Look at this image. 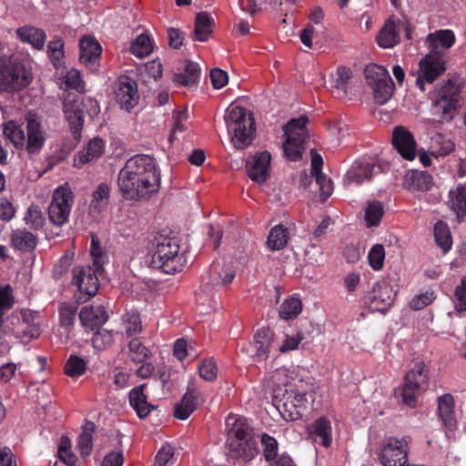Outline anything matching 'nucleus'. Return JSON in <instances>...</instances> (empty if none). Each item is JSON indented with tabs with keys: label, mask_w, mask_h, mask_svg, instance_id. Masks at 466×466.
<instances>
[{
	"label": "nucleus",
	"mask_w": 466,
	"mask_h": 466,
	"mask_svg": "<svg viewBox=\"0 0 466 466\" xmlns=\"http://www.w3.org/2000/svg\"><path fill=\"white\" fill-rule=\"evenodd\" d=\"M179 245L171 238L156 237L151 242L148 257L150 266L166 274H175L181 271L184 259L179 255Z\"/></svg>",
	"instance_id": "obj_1"
},
{
	"label": "nucleus",
	"mask_w": 466,
	"mask_h": 466,
	"mask_svg": "<svg viewBox=\"0 0 466 466\" xmlns=\"http://www.w3.org/2000/svg\"><path fill=\"white\" fill-rule=\"evenodd\" d=\"M225 124L231 142L238 149L248 147L255 137V120L248 110L242 106H229L225 113Z\"/></svg>",
	"instance_id": "obj_2"
},
{
	"label": "nucleus",
	"mask_w": 466,
	"mask_h": 466,
	"mask_svg": "<svg viewBox=\"0 0 466 466\" xmlns=\"http://www.w3.org/2000/svg\"><path fill=\"white\" fill-rule=\"evenodd\" d=\"M307 123L308 117L302 116L290 119L283 127L286 140L282 147L286 157L291 161H297L302 156L303 145L308 137Z\"/></svg>",
	"instance_id": "obj_3"
},
{
	"label": "nucleus",
	"mask_w": 466,
	"mask_h": 466,
	"mask_svg": "<svg viewBox=\"0 0 466 466\" xmlns=\"http://www.w3.org/2000/svg\"><path fill=\"white\" fill-rule=\"evenodd\" d=\"M83 108L91 117L100 112L97 101L92 97H86L80 102L76 96H68L64 101V113L75 136L80 133L83 127Z\"/></svg>",
	"instance_id": "obj_4"
},
{
	"label": "nucleus",
	"mask_w": 466,
	"mask_h": 466,
	"mask_svg": "<svg viewBox=\"0 0 466 466\" xmlns=\"http://www.w3.org/2000/svg\"><path fill=\"white\" fill-rule=\"evenodd\" d=\"M117 185L126 200L147 201L158 193L161 179L117 178Z\"/></svg>",
	"instance_id": "obj_5"
},
{
	"label": "nucleus",
	"mask_w": 466,
	"mask_h": 466,
	"mask_svg": "<svg viewBox=\"0 0 466 466\" xmlns=\"http://www.w3.org/2000/svg\"><path fill=\"white\" fill-rule=\"evenodd\" d=\"M365 77L368 86L372 89L377 104L384 105L393 95L394 83L387 69L376 64H370L365 68Z\"/></svg>",
	"instance_id": "obj_6"
},
{
	"label": "nucleus",
	"mask_w": 466,
	"mask_h": 466,
	"mask_svg": "<svg viewBox=\"0 0 466 466\" xmlns=\"http://www.w3.org/2000/svg\"><path fill=\"white\" fill-rule=\"evenodd\" d=\"M161 179L160 169L156 159L149 155H136L130 157L120 169L117 178Z\"/></svg>",
	"instance_id": "obj_7"
},
{
	"label": "nucleus",
	"mask_w": 466,
	"mask_h": 466,
	"mask_svg": "<svg viewBox=\"0 0 466 466\" xmlns=\"http://www.w3.org/2000/svg\"><path fill=\"white\" fill-rule=\"evenodd\" d=\"M410 437H389L383 440L379 461L383 466H405L408 462Z\"/></svg>",
	"instance_id": "obj_8"
},
{
	"label": "nucleus",
	"mask_w": 466,
	"mask_h": 466,
	"mask_svg": "<svg viewBox=\"0 0 466 466\" xmlns=\"http://www.w3.org/2000/svg\"><path fill=\"white\" fill-rule=\"evenodd\" d=\"M235 276L236 272L230 265L219 260L214 261L209 270L202 276L199 290L207 296H211L229 285Z\"/></svg>",
	"instance_id": "obj_9"
},
{
	"label": "nucleus",
	"mask_w": 466,
	"mask_h": 466,
	"mask_svg": "<svg viewBox=\"0 0 466 466\" xmlns=\"http://www.w3.org/2000/svg\"><path fill=\"white\" fill-rule=\"evenodd\" d=\"M298 382L299 384H303L301 380ZM302 386L303 385L299 386L297 384V387H293V390L285 389L282 408H280V406L278 407V410L284 420H299L306 410L309 404V398L306 391L302 389Z\"/></svg>",
	"instance_id": "obj_10"
},
{
	"label": "nucleus",
	"mask_w": 466,
	"mask_h": 466,
	"mask_svg": "<svg viewBox=\"0 0 466 466\" xmlns=\"http://www.w3.org/2000/svg\"><path fill=\"white\" fill-rule=\"evenodd\" d=\"M74 202L73 192L67 184L58 187L53 193L52 202L48 208L50 221L57 226L67 222Z\"/></svg>",
	"instance_id": "obj_11"
},
{
	"label": "nucleus",
	"mask_w": 466,
	"mask_h": 466,
	"mask_svg": "<svg viewBox=\"0 0 466 466\" xmlns=\"http://www.w3.org/2000/svg\"><path fill=\"white\" fill-rule=\"evenodd\" d=\"M99 271L91 266H77L73 268L72 284L77 288L80 300L86 301L96 294L99 288Z\"/></svg>",
	"instance_id": "obj_12"
},
{
	"label": "nucleus",
	"mask_w": 466,
	"mask_h": 466,
	"mask_svg": "<svg viewBox=\"0 0 466 466\" xmlns=\"http://www.w3.org/2000/svg\"><path fill=\"white\" fill-rule=\"evenodd\" d=\"M419 66L416 85L421 91H424L425 83H433L446 70L443 56L430 51L420 61Z\"/></svg>",
	"instance_id": "obj_13"
},
{
	"label": "nucleus",
	"mask_w": 466,
	"mask_h": 466,
	"mask_svg": "<svg viewBox=\"0 0 466 466\" xmlns=\"http://www.w3.org/2000/svg\"><path fill=\"white\" fill-rule=\"evenodd\" d=\"M25 148L29 154L38 153L46 139V130L36 115L29 113L25 116Z\"/></svg>",
	"instance_id": "obj_14"
},
{
	"label": "nucleus",
	"mask_w": 466,
	"mask_h": 466,
	"mask_svg": "<svg viewBox=\"0 0 466 466\" xmlns=\"http://www.w3.org/2000/svg\"><path fill=\"white\" fill-rule=\"evenodd\" d=\"M115 96L120 108L130 112L138 104L139 100L136 82L128 76L120 77L116 84Z\"/></svg>",
	"instance_id": "obj_15"
},
{
	"label": "nucleus",
	"mask_w": 466,
	"mask_h": 466,
	"mask_svg": "<svg viewBox=\"0 0 466 466\" xmlns=\"http://www.w3.org/2000/svg\"><path fill=\"white\" fill-rule=\"evenodd\" d=\"M395 292L387 281L377 282L368 296L367 303L372 311L384 312L394 301Z\"/></svg>",
	"instance_id": "obj_16"
},
{
	"label": "nucleus",
	"mask_w": 466,
	"mask_h": 466,
	"mask_svg": "<svg viewBox=\"0 0 466 466\" xmlns=\"http://www.w3.org/2000/svg\"><path fill=\"white\" fill-rule=\"evenodd\" d=\"M380 167L372 159L356 160L346 172L344 183L347 185H360L364 181L371 179L373 175L380 172Z\"/></svg>",
	"instance_id": "obj_17"
},
{
	"label": "nucleus",
	"mask_w": 466,
	"mask_h": 466,
	"mask_svg": "<svg viewBox=\"0 0 466 466\" xmlns=\"http://www.w3.org/2000/svg\"><path fill=\"white\" fill-rule=\"evenodd\" d=\"M102 48L97 40L85 35L79 40V61L91 72L98 70Z\"/></svg>",
	"instance_id": "obj_18"
},
{
	"label": "nucleus",
	"mask_w": 466,
	"mask_h": 466,
	"mask_svg": "<svg viewBox=\"0 0 466 466\" xmlns=\"http://www.w3.org/2000/svg\"><path fill=\"white\" fill-rule=\"evenodd\" d=\"M458 102V87L448 82L438 90V95L433 105L436 111L445 119L447 116L451 118V113L455 109Z\"/></svg>",
	"instance_id": "obj_19"
},
{
	"label": "nucleus",
	"mask_w": 466,
	"mask_h": 466,
	"mask_svg": "<svg viewBox=\"0 0 466 466\" xmlns=\"http://www.w3.org/2000/svg\"><path fill=\"white\" fill-rule=\"evenodd\" d=\"M271 156L264 151L248 158L246 168L248 177L258 183H263L267 180L269 171Z\"/></svg>",
	"instance_id": "obj_20"
},
{
	"label": "nucleus",
	"mask_w": 466,
	"mask_h": 466,
	"mask_svg": "<svg viewBox=\"0 0 466 466\" xmlns=\"http://www.w3.org/2000/svg\"><path fill=\"white\" fill-rule=\"evenodd\" d=\"M392 144L400 156L407 160L416 157V141L412 134L403 127H396L392 133Z\"/></svg>",
	"instance_id": "obj_21"
},
{
	"label": "nucleus",
	"mask_w": 466,
	"mask_h": 466,
	"mask_svg": "<svg viewBox=\"0 0 466 466\" xmlns=\"http://www.w3.org/2000/svg\"><path fill=\"white\" fill-rule=\"evenodd\" d=\"M194 384L187 386L180 402L175 405L174 416L181 420H187L204 400L201 394L195 390Z\"/></svg>",
	"instance_id": "obj_22"
},
{
	"label": "nucleus",
	"mask_w": 466,
	"mask_h": 466,
	"mask_svg": "<svg viewBox=\"0 0 466 466\" xmlns=\"http://www.w3.org/2000/svg\"><path fill=\"white\" fill-rule=\"evenodd\" d=\"M105 147L106 144L101 138H92L87 145L75 156L74 167L81 168L92 160L99 158L104 154Z\"/></svg>",
	"instance_id": "obj_23"
},
{
	"label": "nucleus",
	"mask_w": 466,
	"mask_h": 466,
	"mask_svg": "<svg viewBox=\"0 0 466 466\" xmlns=\"http://www.w3.org/2000/svg\"><path fill=\"white\" fill-rule=\"evenodd\" d=\"M228 456L244 461H251L257 454L255 440L235 439L228 440Z\"/></svg>",
	"instance_id": "obj_24"
},
{
	"label": "nucleus",
	"mask_w": 466,
	"mask_h": 466,
	"mask_svg": "<svg viewBox=\"0 0 466 466\" xmlns=\"http://www.w3.org/2000/svg\"><path fill=\"white\" fill-rule=\"evenodd\" d=\"M455 42V35L451 30H438L428 35L427 43L430 52L443 56L444 51L450 49Z\"/></svg>",
	"instance_id": "obj_25"
},
{
	"label": "nucleus",
	"mask_w": 466,
	"mask_h": 466,
	"mask_svg": "<svg viewBox=\"0 0 466 466\" xmlns=\"http://www.w3.org/2000/svg\"><path fill=\"white\" fill-rule=\"evenodd\" d=\"M323 159L319 154H313L311 157V174L319 185L320 197L323 201L329 198L333 192V184L322 172Z\"/></svg>",
	"instance_id": "obj_26"
},
{
	"label": "nucleus",
	"mask_w": 466,
	"mask_h": 466,
	"mask_svg": "<svg viewBox=\"0 0 466 466\" xmlns=\"http://www.w3.org/2000/svg\"><path fill=\"white\" fill-rule=\"evenodd\" d=\"M228 440L248 439L255 440L245 418L237 415H228L226 419Z\"/></svg>",
	"instance_id": "obj_27"
},
{
	"label": "nucleus",
	"mask_w": 466,
	"mask_h": 466,
	"mask_svg": "<svg viewBox=\"0 0 466 466\" xmlns=\"http://www.w3.org/2000/svg\"><path fill=\"white\" fill-rule=\"evenodd\" d=\"M107 313L102 305H90L82 308L79 319L83 326L94 329L107 320Z\"/></svg>",
	"instance_id": "obj_28"
},
{
	"label": "nucleus",
	"mask_w": 466,
	"mask_h": 466,
	"mask_svg": "<svg viewBox=\"0 0 466 466\" xmlns=\"http://www.w3.org/2000/svg\"><path fill=\"white\" fill-rule=\"evenodd\" d=\"M404 186L413 192H425L431 189L433 178L427 171L410 170L405 175Z\"/></svg>",
	"instance_id": "obj_29"
},
{
	"label": "nucleus",
	"mask_w": 466,
	"mask_h": 466,
	"mask_svg": "<svg viewBox=\"0 0 466 466\" xmlns=\"http://www.w3.org/2000/svg\"><path fill=\"white\" fill-rule=\"evenodd\" d=\"M439 417L442 425L450 431L456 428V420L454 417L453 407L454 400L451 394H444L438 400Z\"/></svg>",
	"instance_id": "obj_30"
},
{
	"label": "nucleus",
	"mask_w": 466,
	"mask_h": 466,
	"mask_svg": "<svg viewBox=\"0 0 466 466\" xmlns=\"http://www.w3.org/2000/svg\"><path fill=\"white\" fill-rule=\"evenodd\" d=\"M273 346V332L269 329L262 328L255 335L253 350L254 357L258 360L268 358V355Z\"/></svg>",
	"instance_id": "obj_31"
},
{
	"label": "nucleus",
	"mask_w": 466,
	"mask_h": 466,
	"mask_svg": "<svg viewBox=\"0 0 466 466\" xmlns=\"http://www.w3.org/2000/svg\"><path fill=\"white\" fill-rule=\"evenodd\" d=\"M142 329L140 315L137 311H127L121 316L118 333L129 338L141 333Z\"/></svg>",
	"instance_id": "obj_32"
},
{
	"label": "nucleus",
	"mask_w": 466,
	"mask_h": 466,
	"mask_svg": "<svg viewBox=\"0 0 466 466\" xmlns=\"http://www.w3.org/2000/svg\"><path fill=\"white\" fill-rule=\"evenodd\" d=\"M351 70L339 66L337 69L336 75L333 76L330 84V91L337 98H345L348 95V87L351 79Z\"/></svg>",
	"instance_id": "obj_33"
},
{
	"label": "nucleus",
	"mask_w": 466,
	"mask_h": 466,
	"mask_svg": "<svg viewBox=\"0 0 466 466\" xmlns=\"http://www.w3.org/2000/svg\"><path fill=\"white\" fill-rule=\"evenodd\" d=\"M311 435L316 442L319 441L328 448L332 441V428L330 421L324 417L316 420L310 426Z\"/></svg>",
	"instance_id": "obj_34"
},
{
	"label": "nucleus",
	"mask_w": 466,
	"mask_h": 466,
	"mask_svg": "<svg viewBox=\"0 0 466 466\" xmlns=\"http://www.w3.org/2000/svg\"><path fill=\"white\" fill-rule=\"evenodd\" d=\"M16 35L20 41L30 44L36 49L43 48L46 38L43 30L31 25L18 28L16 30Z\"/></svg>",
	"instance_id": "obj_35"
},
{
	"label": "nucleus",
	"mask_w": 466,
	"mask_h": 466,
	"mask_svg": "<svg viewBox=\"0 0 466 466\" xmlns=\"http://www.w3.org/2000/svg\"><path fill=\"white\" fill-rule=\"evenodd\" d=\"M145 385L137 387L129 392V402L132 408L136 410L139 418L147 417L150 411L154 409V406L150 405L147 401V397L143 392Z\"/></svg>",
	"instance_id": "obj_36"
},
{
	"label": "nucleus",
	"mask_w": 466,
	"mask_h": 466,
	"mask_svg": "<svg viewBox=\"0 0 466 466\" xmlns=\"http://www.w3.org/2000/svg\"><path fill=\"white\" fill-rule=\"evenodd\" d=\"M36 241V236L26 230L16 229L11 235V242L14 248L23 252H29L35 249Z\"/></svg>",
	"instance_id": "obj_37"
},
{
	"label": "nucleus",
	"mask_w": 466,
	"mask_h": 466,
	"mask_svg": "<svg viewBox=\"0 0 466 466\" xmlns=\"http://www.w3.org/2000/svg\"><path fill=\"white\" fill-rule=\"evenodd\" d=\"M449 204L458 217H466V181L450 191Z\"/></svg>",
	"instance_id": "obj_38"
},
{
	"label": "nucleus",
	"mask_w": 466,
	"mask_h": 466,
	"mask_svg": "<svg viewBox=\"0 0 466 466\" xmlns=\"http://www.w3.org/2000/svg\"><path fill=\"white\" fill-rule=\"evenodd\" d=\"M289 239V229L282 224L276 225L268 233L267 245L269 249L280 250L288 244Z\"/></svg>",
	"instance_id": "obj_39"
},
{
	"label": "nucleus",
	"mask_w": 466,
	"mask_h": 466,
	"mask_svg": "<svg viewBox=\"0 0 466 466\" xmlns=\"http://www.w3.org/2000/svg\"><path fill=\"white\" fill-rule=\"evenodd\" d=\"M377 41L379 46L383 48H391L398 43L399 34L394 21L390 19L385 23L378 35Z\"/></svg>",
	"instance_id": "obj_40"
},
{
	"label": "nucleus",
	"mask_w": 466,
	"mask_h": 466,
	"mask_svg": "<svg viewBox=\"0 0 466 466\" xmlns=\"http://www.w3.org/2000/svg\"><path fill=\"white\" fill-rule=\"evenodd\" d=\"M296 377L297 371L295 368H280L272 373L270 380L275 387L284 386L285 389L293 390V387H297V382H295Z\"/></svg>",
	"instance_id": "obj_41"
},
{
	"label": "nucleus",
	"mask_w": 466,
	"mask_h": 466,
	"mask_svg": "<svg viewBox=\"0 0 466 466\" xmlns=\"http://www.w3.org/2000/svg\"><path fill=\"white\" fill-rule=\"evenodd\" d=\"M427 381L428 371L422 362L416 363L405 377V383L420 390L427 384Z\"/></svg>",
	"instance_id": "obj_42"
},
{
	"label": "nucleus",
	"mask_w": 466,
	"mask_h": 466,
	"mask_svg": "<svg viewBox=\"0 0 466 466\" xmlns=\"http://www.w3.org/2000/svg\"><path fill=\"white\" fill-rule=\"evenodd\" d=\"M200 68L197 63L187 62L183 73H177L174 76V81L181 86H190L195 85L199 78Z\"/></svg>",
	"instance_id": "obj_43"
},
{
	"label": "nucleus",
	"mask_w": 466,
	"mask_h": 466,
	"mask_svg": "<svg viewBox=\"0 0 466 466\" xmlns=\"http://www.w3.org/2000/svg\"><path fill=\"white\" fill-rule=\"evenodd\" d=\"M3 134L16 147H23L25 145V130L14 121L3 125Z\"/></svg>",
	"instance_id": "obj_44"
},
{
	"label": "nucleus",
	"mask_w": 466,
	"mask_h": 466,
	"mask_svg": "<svg viewBox=\"0 0 466 466\" xmlns=\"http://www.w3.org/2000/svg\"><path fill=\"white\" fill-rule=\"evenodd\" d=\"M95 431V425L92 422L86 423L81 434L77 438V448L83 458H86L91 454L93 450V432Z\"/></svg>",
	"instance_id": "obj_45"
},
{
	"label": "nucleus",
	"mask_w": 466,
	"mask_h": 466,
	"mask_svg": "<svg viewBox=\"0 0 466 466\" xmlns=\"http://www.w3.org/2000/svg\"><path fill=\"white\" fill-rule=\"evenodd\" d=\"M455 149L453 141L442 134H436L431 138V154L435 157H445Z\"/></svg>",
	"instance_id": "obj_46"
},
{
	"label": "nucleus",
	"mask_w": 466,
	"mask_h": 466,
	"mask_svg": "<svg viewBox=\"0 0 466 466\" xmlns=\"http://www.w3.org/2000/svg\"><path fill=\"white\" fill-rule=\"evenodd\" d=\"M211 34V19L207 13H199L197 15L195 21L194 37L196 40L207 41Z\"/></svg>",
	"instance_id": "obj_47"
},
{
	"label": "nucleus",
	"mask_w": 466,
	"mask_h": 466,
	"mask_svg": "<svg viewBox=\"0 0 466 466\" xmlns=\"http://www.w3.org/2000/svg\"><path fill=\"white\" fill-rule=\"evenodd\" d=\"M109 193V186L106 183H100L92 194L90 208L98 212L103 210L108 205Z\"/></svg>",
	"instance_id": "obj_48"
},
{
	"label": "nucleus",
	"mask_w": 466,
	"mask_h": 466,
	"mask_svg": "<svg viewBox=\"0 0 466 466\" xmlns=\"http://www.w3.org/2000/svg\"><path fill=\"white\" fill-rule=\"evenodd\" d=\"M434 235L437 245L444 252L449 251L451 248L452 240L448 225L443 221H438L434 227Z\"/></svg>",
	"instance_id": "obj_49"
},
{
	"label": "nucleus",
	"mask_w": 466,
	"mask_h": 466,
	"mask_svg": "<svg viewBox=\"0 0 466 466\" xmlns=\"http://www.w3.org/2000/svg\"><path fill=\"white\" fill-rule=\"evenodd\" d=\"M384 214V208L380 201L373 200L367 204L364 218L368 227H376L380 224Z\"/></svg>",
	"instance_id": "obj_50"
},
{
	"label": "nucleus",
	"mask_w": 466,
	"mask_h": 466,
	"mask_svg": "<svg viewBox=\"0 0 466 466\" xmlns=\"http://www.w3.org/2000/svg\"><path fill=\"white\" fill-rule=\"evenodd\" d=\"M128 355L132 361L143 363L151 356V352L138 339H133L128 344Z\"/></svg>",
	"instance_id": "obj_51"
},
{
	"label": "nucleus",
	"mask_w": 466,
	"mask_h": 466,
	"mask_svg": "<svg viewBox=\"0 0 466 466\" xmlns=\"http://www.w3.org/2000/svg\"><path fill=\"white\" fill-rule=\"evenodd\" d=\"M302 310V303L297 298H289L285 299L279 307V317L283 319L296 318Z\"/></svg>",
	"instance_id": "obj_52"
},
{
	"label": "nucleus",
	"mask_w": 466,
	"mask_h": 466,
	"mask_svg": "<svg viewBox=\"0 0 466 466\" xmlns=\"http://www.w3.org/2000/svg\"><path fill=\"white\" fill-rule=\"evenodd\" d=\"M61 87L65 89H75L77 92H84L85 85L81 78L80 72L75 68L70 69L61 77Z\"/></svg>",
	"instance_id": "obj_53"
},
{
	"label": "nucleus",
	"mask_w": 466,
	"mask_h": 466,
	"mask_svg": "<svg viewBox=\"0 0 466 466\" xmlns=\"http://www.w3.org/2000/svg\"><path fill=\"white\" fill-rule=\"evenodd\" d=\"M130 52L138 58L147 56L152 52V45L147 35H139L130 46Z\"/></svg>",
	"instance_id": "obj_54"
},
{
	"label": "nucleus",
	"mask_w": 466,
	"mask_h": 466,
	"mask_svg": "<svg viewBox=\"0 0 466 466\" xmlns=\"http://www.w3.org/2000/svg\"><path fill=\"white\" fill-rule=\"evenodd\" d=\"M57 454L60 461L67 466H74L77 461V457L72 451L71 441L66 436L60 438Z\"/></svg>",
	"instance_id": "obj_55"
},
{
	"label": "nucleus",
	"mask_w": 466,
	"mask_h": 466,
	"mask_svg": "<svg viewBox=\"0 0 466 466\" xmlns=\"http://www.w3.org/2000/svg\"><path fill=\"white\" fill-rule=\"evenodd\" d=\"M21 377L22 372L15 363L8 362L0 367V380L5 383L15 384Z\"/></svg>",
	"instance_id": "obj_56"
},
{
	"label": "nucleus",
	"mask_w": 466,
	"mask_h": 466,
	"mask_svg": "<svg viewBox=\"0 0 466 466\" xmlns=\"http://www.w3.org/2000/svg\"><path fill=\"white\" fill-rule=\"evenodd\" d=\"M86 370V361L76 355H71L65 364V372L70 377H79L85 373Z\"/></svg>",
	"instance_id": "obj_57"
},
{
	"label": "nucleus",
	"mask_w": 466,
	"mask_h": 466,
	"mask_svg": "<svg viewBox=\"0 0 466 466\" xmlns=\"http://www.w3.org/2000/svg\"><path fill=\"white\" fill-rule=\"evenodd\" d=\"M368 259L370 266L374 270H380L385 259L384 247L380 244L374 245L369 251Z\"/></svg>",
	"instance_id": "obj_58"
},
{
	"label": "nucleus",
	"mask_w": 466,
	"mask_h": 466,
	"mask_svg": "<svg viewBox=\"0 0 466 466\" xmlns=\"http://www.w3.org/2000/svg\"><path fill=\"white\" fill-rule=\"evenodd\" d=\"M76 309V306L70 303H63L59 308L60 323L66 333L68 328L74 323Z\"/></svg>",
	"instance_id": "obj_59"
},
{
	"label": "nucleus",
	"mask_w": 466,
	"mask_h": 466,
	"mask_svg": "<svg viewBox=\"0 0 466 466\" xmlns=\"http://www.w3.org/2000/svg\"><path fill=\"white\" fill-rule=\"evenodd\" d=\"M93 346L98 350L110 347L114 342L113 331L107 329L97 330L92 338Z\"/></svg>",
	"instance_id": "obj_60"
},
{
	"label": "nucleus",
	"mask_w": 466,
	"mask_h": 466,
	"mask_svg": "<svg viewBox=\"0 0 466 466\" xmlns=\"http://www.w3.org/2000/svg\"><path fill=\"white\" fill-rule=\"evenodd\" d=\"M25 221L33 229L41 228L45 221L41 209L37 206H30L25 217Z\"/></svg>",
	"instance_id": "obj_61"
},
{
	"label": "nucleus",
	"mask_w": 466,
	"mask_h": 466,
	"mask_svg": "<svg viewBox=\"0 0 466 466\" xmlns=\"http://www.w3.org/2000/svg\"><path fill=\"white\" fill-rule=\"evenodd\" d=\"M175 449L171 444L166 443L157 451L154 466H171L173 464Z\"/></svg>",
	"instance_id": "obj_62"
},
{
	"label": "nucleus",
	"mask_w": 466,
	"mask_h": 466,
	"mask_svg": "<svg viewBox=\"0 0 466 466\" xmlns=\"http://www.w3.org/2000/svg\"><path fill=\"white\" fill-rule=\"evenodd\" d=\"M436 296L433 291L426 290L417 294L410 301V308L414 310H420L434 301Z\"/></svg>",
	"instance_id": "obj_63"
},
{
	"label": "nucleus",
	"mask_w": 466,
	"mask_h": 466,
	"mask_svg": "<svg viewBox=\"0 0 466 466\" xmlns=\"http://www.w3.org/2000/svg\"><path fill=\"white\" fill-rule=\"evenodd\" d=\"M454 296L455 309L460 312L466 311V276L461 279L460 285L456 287Z\"/></svg>",
	"instance_id": "obj_64"
}]
</instances>
